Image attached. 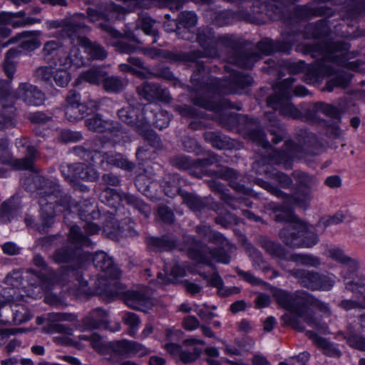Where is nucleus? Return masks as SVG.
<instances>
[{"label": "nucleus", "instance_id": "9d476101", "mask_svg": "<svg viewBox=\"0 0 365 365\" xmlns=\"http://www.w3.org/2000/svg\"><path fill=\"white\" fill-rule=\"evenodd\" d=\"M85 125L93 132L106 133L108 140H112L114 144L124 143L130 140L128 133L120 123L104 119L100 113L86 118Z\"/></svg>", "mask_w": 365, "mask_h": 365}, {"label": "nucleus", "instance_id": "3c124183", "mask_svg": "<svg viewBox=\"0 0 365 365\" xmlns=\"http://www.w3.org/2000/svg\"><path fill=\"white\" fill-rule=\"evenodd\" d=\"M220 160L219 156L214 153H209L207 158L202 159H195L196 165V178H201L204 175H210V171H207L206 168L215 163H220Z\"/></svg>", "mask_w": 365, "mask_h": 365}, {"label": "nucleus", "instance_id": "cd10ccee", "mask_svg": "<svg viewBox=\"0 0 365 365\" xmlns=\"http://www.w3.org/2000/svg\"><path fill=\"white\" fill-rule=\"evenodd\" d=\"M108 312L101 309L96 308L88 312L81 321L82 330H94L101 329L107 321Z\"/></svg>", "mask_w": 365, "mask_h": 365}, {"label": "nucleus", "instance_id": "a18cd8bd", "mask_svg": "<svg viewBox=\"0 0 365 365\" xmlns=\"http://www.w3.org/2000/svg\"><path fill=\"white\" fill-rule=\"evenodd\" d=\"M110 215L103 225V232L108 237L113 240H118L123 235V227L120 225L118 220L115 217V212H109Z\"/></svg>", "mask_w": 365, "mask_h": 365}, {"label": "nucleus", "instance_id": "6e6d98bb", "mask_svg": "<svg viewBox=\"0 0 365 365\" xmlns=\"http://www.w3.org/2000/svg\"><path fill=\"white\" fill-rule=\"evenodd\" d=\"M4 282L6 285L11 287L12 290V294L9 293L6 296V300L10 301L13 299L14 294L16 293L15 289H18L22 283L21 272L19 270H13L6 276ZM4 297H5L4 294Z\"/></svg>", "mask_w": 365, "mask_h": 365}, {"label": "nucleus", "instance_id": "e2e57ef3", "mask_svg": "<svg viewBox=\"0 0 365 365\" xmlns=\"http://www.w3.org/2000/svg\"><path fill=\"white\" fill-rule=\"evenodd\" d=\"M315 110L319 111V113H322L331 118L339 120L340 113L337 107L326 103L324 102H317L314 103Z\"/></svg>", "mask_w": 365, "mask_h": 365}, {"label": "nucleus", "instance_id": "7c9ffc66", "mask_svg": "<svg viewBox=\"0 0 365 365\" xmlns=\"http://www.w3.org/2000/svg\"><path fill=\"white\" fill-rule=\"evenodd\" d=\"M183 344L185 346H189L192 348V351H190V349H184L182 350L180 353V359L184 364H189L197 360L202 350V346H204L205 342L202 340L197 339H188L184 340Z\"/></svg>", "mask_w": 365, "mask_h": 365}, {"label": "nucleus", "instance_id": "8fccbe9b", "mask_svg": "<svg viewBox=\"0 0 365 365\" xmlns=\"http://www.w3.org/2000/svg\"><path fill=\"white\" fill-rule=\"evenodd\" d=\"M65 116L70 122H76L91 112L88 105L65 106Z\"/></svg>", "mask_w": 365, "mask_h": 365}, {"label": "nucleus", "instance_id": "7ed1b4c3", "mask_svg": "<svg viewBox=\"0 0 365 365\" xmlns=\"http://www.w3.org/2000/svg\"><path fill=\"white\" fill-rule=\"evenodd\" d=\"M351 46L345 41H322L317 43H307L299 48L304 54L317 58L309 68L305 76L308 83L319 82L324 77H331L322 91L332 92L336 88H346L352 75L344 70L335 68L331 63L352 71H358L361 61H351L359 56L358 51H351Z\"/></svg>", "mask_w": 365, "mask_h": 365}, {"label": "nucleus", "instance_id": "9b49d317", "mask_svg": "<svg viewBox=\"0 0 365 365\" xmlns=\"http://www.w3.org/2000/svg\"><path fill=\"white\" fill-rule=\"evenodd\" d=\"M298 283L312 291L331 290L335 284L336 277L332 274H324L304 269H292L289 271Z\"/></svg>", "mask_w": 365, "mask_h": 365}, {"label": "nucleus", "instance_id": "f704fd0d", "mask_svg": "<svg viewBox=\"0 0 365 365\" xmlns=\"http://www.w3.org/2000/svg\"><path fill=\"white\" fill-rule=\"evenodd\" d=\"M68 241L74 246L77 250L86 247H92L91 240L85 234L82 229L78 225H71L67 234Z\"/></svg>", "mask_w": 365, "mask_h": 365}, {"label": "nucleus", "instance_id": "774afa93", "mask_svg": "<svg viewBox=\"0 0 365 365\" xmlns=\"http://www.w3.org/2000/svg\"><path fill=\"white\" fill-rule=\"evenodd\" d=\"M210 284L218 288V293L223 297L230 296L234 292H238V288H226L223 286V281L217 274H213L210 280Z\"/></svg>", "mask_w": 365, "mask_h": 365}, {"label": "nucleus", "instance_id": "c03bdc74", "mask_svg": "<svg viewBox=\"0 0 365 365\" xmlns=\"http://www.w3.org/2000/svg\"><path fill=\"white\" fill-rule=\"evenodd\" d=\"M182 336V332L177 329H168L165 331V339L168 341L165 343L163 348L173 356H180L182 347L176 343Z\"/></svg>", "mask_w": 365, "mask_h": 365}, {"label": "nucleus", "instance_id": "0eeeda50", "mask_svg": "<svg viewBox=\"0 0 365 365\" xmlns=\"http://www.w3.org/2000/svg\"><path fill=\"white\" fill-rule=\"evenodd\" d=\"M187 241L191 243L187 250L188 255L197 262L209 266L212 265L213 261L223 264L230 263L231 257L224 248L230 247V243L220 232L213 230L207 241L223 248L210 249L194 237H189Z\"/></svg>", "mask_w": 365, "mask_h": 365}, {"label": "nucleus", "instance_id": "864d4df0", "mask_svg": "<svg viewBox=\"0 0 365 365\" xmlns=\"http://www.w3.org/2000/svg\"><path fill=\"white\" fill-rule=\"evenodd\" d=\"M155 21L150 16L142 14L139 16L137 26L143 31L145 35L152 36L153 40L150 43H157L158 38V33L153 29V25Z\"/></svg>", "mask_w": 365, "mask_h": 365}, {"label": "nucleus", "instance_id": "680f3d73", "mask_svg": "<svg viewBox=\"0 0 365 365\" xmlns=\"http://www.w3.org/2000/svg\"><path fill=\"white\" fill-rule=\"evenodd\" d=\"M16 205L12 199L4 201L0 207V220L6 223L11 221L16 212Z\"/></svg>", "mask_w": 365, "mask_h": 365}, {"label": "nucleus", "instance_id": "ea45409f", "mask_svg": "<svg viewBox=\"0 0 365 365\" xmlns=\"http://www.w3.org/2000/svg\"><path fill=\"white\" fill-rule=\"evenodd\" d=\"M108 76V73L101 67L93 66L81 73L77 78L76 83L79 84L81 81H86L93 85H100Z\"/></svg>", "mask_w": 365, "mask_h": 365}, {"label": "nucleus", "instance_id": "c756f323", "mask_svg": "<svg viewBox=\"0 0 365 365\" xmlns=\"http://www.w3.org/2000/svg\"><path fill=\"white\" fill-rule=\"evenodd\" d=\"M264 117L269 121L268 131L272 135V142L277 145L281 143L287 135L286 128L281 125L274 112H267Z\"/></svg>", "mask_w": 365, "mask_h": 365}, {"label": "nucleus", "instance_id": "f257e3e1", "mask_svg": "<svg viewBox=\"0 0 365 365\" xmlns=\"http://www.w3.org/2000/svg\"><path fill=\"white\" fill-rule=\"evenodd\" d=\"M197 41L203 51L178 52L163 50L162 58L170 63H185L195 68L190 78L191 90L196 93L202 89L214 90L229 94L239 92V89L252 83V77L247 73L235 71L229 65L224 66L229 77L225 79L214 78L210 69L201 59L204 57H217L220 55L218 45L228 49L227 60L229 63L240 67L251 68L259 60V55L245 51L242 43L235 35L225 34L215 36L210 27L200 28L197 34Z\"/></svg>", "mask_w": 365, "mask_h": 365}, {"label": "nucleus", "instance_id": "20e7f679", "mask_svg": "<svg viewBox=\"0 0 365 365\" xmlns=\"http://www.w3.org/2000/svg\"><path fill=\"white\" fill-rule=\"evenodd\" d=\"M26 189L38 199L41 207L42 230L51 227L56 216L76 208L80 218L84 221L97 220L101 216L96 206L88 200L75 202L62 189L58 180L46 178L41 175L29 178L24 183Z\"/></svg>", "mask_w": 365, "mask_h": 365}, {"label": "nucleus", "instance_id": "b1692460", "mask_svg": "<svg viewBox=\"0 0 365 365\" xmlns=\"http://www.w3.org/2000/svg\"><path fill=\"white\" fill-rule=\"evenodd\" d=\"M209 175L227 181L229 185L237 192L246 195L250 193V189L239 182V173L233 168L222 167L217 171H210Z\"/></svg>", "mask_w": 365, "mask_h": 365}, {"label": "nucleus", "instance_id": "2f4dec72", "mask_svg": "<svg viewBox=\"0 0 365 365\" xmlns=\"http://www.w3.org/2000/svg\"><path fill=\"white\" fill-rule=\"evenodd\" d=\"M329 21L322 19L316 23L307 24L303 30V36L306 38H322L328 36L331 31Z\"/></svg>", "mask_w": 365, "mask_h": 365}, {"label": "nucleus", "instance_id": "f03ea898", "mask_svg": "<svg viewBox=\"0 0 365 365\" xmlns=\"http://www.w3.org/2000/svg\"><path fill=\"white\" fill-rule=\"evenodd\" d=\"M253 82L252 79L250 85L240 88L239 92L234 94H241L244 89L252 86ZM197 94V96L192 98L195 106L213 111L223 128L236 131L262 148L264 153L261 160L262 164L282 165L284 169L289 170L292 168L294 160L315 154L312 150V147L317 142V137L314 133L301 129L294 139L284 141L281 150L272 149L258 119L227 110V108L240 110L241 103L235 104L227 98H221V96L226 94L217 91L203 88Z\"/></svg>", "mask_w": 365, "mask_h": 365}, {"label": "nucleus", "instance_id": "393cba45", "mask_svg": "<svg viewBox=\"0 0 365 365\" xmlns=\"http://www.w3.org/2000/svg\"><path fill=\"white\" fill-rule=\"evenodd\" d=\"M113 166L126 170H132L135 167L133 163L128 161L119 153L112 151L103 153L99 163V167L106 170Z\"/></svg>", "mask_w": 365, "mask_h": 365}, {"label": "nucleus", "instance_id": "6e6552de", "mask_svg": "<svg viewBox=\"0 0 365 365\" xmlns=\"http://www.w3.org/2000/svg\"><path fill=\"white\" fill-rule=\"evenodd\" d=\"M296 81L293 77H289L279 82L274 87V93L267 99V105L285 117L299 120L302 113L290 102L292 98L291 86Z\"/></svg>", "mask_w": 365, "mask_h": 365}, {"label": "nucleus", "instance_id": "1a4fd4ad", "mask_svg": "<svg viewBox=\"0 0 365 365\" xmlns=\"http://www.w3.org/2000/svg\"><path fill=\"white\" fill-rule=\"evenodd\" d=\"M42 54L44 60L51 66L69 68L72 65L81 67L85 63V60L78 48L73 46L69 55H67L62 43L56 40L46 42L42 49Z\"/></svg>", "mask_w": 365, "mask_h": 365}, {"label": "nucleus", "instance_id": "79ce46f5", "mask_svg": "<svg viewBox=\"0 0 365 365\" xmlns=\"http://www.w3.org/2000/svg\"><path fill=\"white\" fill-rule=\"evenodd\" d=\"M136 132L147 140L153 147H160V138L155 132L150 128V122L148 119L141 120L140 124L136 125Z\"/></svg>", "mask_w": 365, "mask_h": 365}, {"label": "nucleus", "instance_id": "f3484780", "mask_svg": "<svg viewBox=\"0 0 365 365\" xmlns=\"http://www.w3.org/2000/svg\"><path fill=\"white\" fill-rule=\"evenodd\" d=\"M95 267L101 270L98 279L105 282L106 286L109 279H117L120 276L119 269L115 265L113 260L104 252H98L93 257Z\"/></svg>", "mask_w": 365, "mask_h": 365}, {"label": "nucleus", "instance_id": "39448f33", "mask_svg": "<svg viewBox=\"0 0 365 365\" xmlns=\"http://www.w3.org/2000/svg\"><path fill=\"white\" fill-rule=\"evenodd\" d=\"M91 255L87 252L77 250L75 248L65 245L55 250L52 255V259L57 264H68L61 269L63 275H67L75 282L74 285L78 286L76 294H91L88 287V282L83 277V271L86 269L91 261Z\"/></svg>", "mask_w": 365, "mask_h": 365}, {"label": "nucleus", "instance_id": "2eb2a0df", "mask_svg": "<svg viewBox=\"0 0 365 365\" xmlns=\"http://www.w3.org/2000/svg\"><path fill=\"white\" fill-rule=\"evenodd\" d=\"M306 293V292L291 293L283 289H277L273 293V297L280 307L301 317L303 316V304Z\"/></svg>", "mask_w": 365, "mask_h": 365}, {"label": "nucleus", "instance_id": "aec40b11", "mask_svg": "<svg viewBox=\"0 0 365 365\" xmlns=\"http://www.w3.org/2000/svg\"><path fill=\"white\" fill-rule=\"evenodd\" d=\"M39 31H24L18 33L15 36L9 38L5 42H0V50L6 48L10 44L21 41L19 48L22 52H31L37 49L41 46V42L38 38L40 35Z\"/></svg>", "mask_w": 365, "mask_h": 365}, {"label": "nucleus", "instance_id": "603ef678", "mask_svg": "<svg viewBox=\"0 0 365 365\" xmlns=\"http://www.w3.org/2000/svg\"><path fill=\"white\" fill-rule=\"evenodd\" d=\"M292 175L298 185L306 190H311L319 184L317 177L307 173L295 170Z\"/></svg>", "mask_w": 365, "mask_h": 365}, {"label": "nucleus", "instance_id": "4468645a", "mask_svg": "<svg viewBox=\"0 0 365 365\" xmlns=\"http://www.w3.org/2000/svg\"><path fill=\"white\" fill-rule=\"evenodd\" d=\"M109 354L106 359L115 363L118 361V356H128L138 354L143 356L149 354L150 351L141 344L126 339L109 342Z\"/></svg>", "mask_w": 365, "mask_h": 365}, {"label": "nucleus", "instance_id": "bf43d9fd", "mask_svg": "<svg viewBox=\"0 0 365 365\" xmlns=\"http://www.w3.org/2000/svg\"><path fill=\"white\" fill-rule=\"evenodd\" d=\"M181 197L183 202L194 212L201 211L205 207V203L199 196L189 193L181 192Z\"/></svg>", "mask_w": 365, "mask_h": 365}, {"label": "nucleus", "instance_id": "f8f14e48", "mask_svg": "<svg viewBox=\"0 0 365 365\" xmlns=\"http://www.w3.org/2000/svg\"><path fill=\"white\" fill-rule=\"evenodd\" d=\"M86 16L83 14H76L70 18L63 19L46 20L44 23L48 30L61 29V36L70 39L71 43L76 44L78 33H89L91 28L86 24Z\"/></svg>", "mask_w": 365, "mask_h": 365}, {"label": "nucleus", "instance_id": "5701e85b", "mask_svg": "<svg viewBox=\"0 0 365 365\" xmlns=\"http://www.w3.org/2000/svg\"><path fill=\"white\" fill-rule=\"evenodd\" d=\"M180 26L178 30V37L184 40L190 41L194 38L193 29L197 23V16L194 11H184L178 16Z\"/></svg>", "mask_w": 365, "mask_h": 365}, {"label": "nucleus", "instance_id": "de8ad7c7", "mask_svg": "<svg viewBox=\"0 0 365 365\" xmlns=\"http://www.w3.org/2000/svg\"><path fill=\"white\" fill-rule=\"evenodd\" d=\"M111 143L115 145L112 140H108V135L105 137H96L91 140H88L85 143L86 146L89 148L91 156V163L95 165L96 162L95 161V158H102V155L103 153L101 152V150L103 149L107 143Z\"/></svg>", "mask_w": 365, "mask_h": 365}, {"label": "nucleus", "instance_id": "bb28decb", "mask_svg": "<svg viewBox=\"0 0 365 365\" xmlns=\"http://www.w3.org/2000/svg\"><path fill=\"white\" fill-rule=\"evenodd\" d=\"M147 248L153 252H169L177 245V240L170 235H164L161 237L148 236L145 239Z\"/></svg>", "mask_w": 365, "mask_h": 365}, {"label": "nucleus", "instance_id": "0e129e2a", "mask_svg": "<svg viewBox=\"0 0 365 365\" xmlns=\"http://www.w3.org/2000/svg\"><path fill=\"white\" fill-rule=\"evenodd\" d=\"M347 218V213L342 210L337 211L331 216L322 217L317 226H324V229L331 225H336L343 222Z\"/></svg>", "mask_w": 365, "mask_h": 365}, {"label": "nucleus", "instance_id": "6ab92c4d", "mask_svg": "<svg viewBox=\"0 0 365 365\" xmlns=\"http://www.w3.org/2000/svg\"><path fill=\"white\" fill-rule=\"evenodd\" d=\"M14 96L29 106H40L46 99L44 93L29 83H21L14 91Z\"/></svg>", "mask_w": 365, "mask_h": 365}, {"label": "nucleus", "instance_id": "c9c22d12", "mask_svg": "<svg viewBox=\"0 0 365 365\" xmlns=\"http://www.w3.org/2000/svg\"><path fill=\"white\" fill-rule=\"evenodd\" d=\"M140 110L131 106H127L118 110V116L120 120L130 125L136 131V125L141 120H146L147 117L139 115Z\"/></svg>", "mask_w": 365, "mask_h": 365}, {"label": "nucleus", "instance_id": "49530a36", "mask_svg": "<svg viewBox=\"0 0 365 365\" xmlns=\"http://www.w3.org/2000/svg\"><path fill=\"white\" fill-rule=\"evenodd\" d=\"M173 166L179 170H186L190 175L196 177L195 159L185 155H178L170 160Z\"/></svg>", "mask_w": 365, "mask_h": 365}, {"label": "nucleus", "instance_id": "5fc2aeb1", "mask_svg": "<svg viewBox=\"0 0 365 365\" xmlns=\"http://www.w3.org/2000/svg\"><path fill=\"white\" fill-rule=\"evenodd\" d=\"M124 199L125 204L132 206L133 208L138 210L139 212L145 216V217L148 218L150 217L151 214V207L149 205L145 203L141 199L130 194L125 195Z\"/></svg>", "mask_w": 365, "mask_h": 365}, {"label": "nucleus", "instance_id": "412c9836", "mask_svg": "<svg viewBox=\"0 0 365 365\" xmlns=\"http://www.w3.org/2000/svg\"><path fill=\"white\" fill-rule=\"evenodd\" d=\"M32 262L39 270L36 271L34 269L27 270V273L34 275L37 279L36 282L31 283V284L36 287H40V289H42L44 284L49 283L55 278L56 272L48 267L44 258L39 254L34 255Z\"/></svg>", "mask_w": 365, "mask_h": 365}, {"label": "nucleus", "instance_id": "58836bf2", "mask_svg": "<svg viewBox=\"0 0 365 365\" xmlns=\"http://www.w3.org/2000/svg\"><path fill=\"white\" fill-rule=\"evenodd\" d=\"M125 194H120L115 190L106 187L100 194L101 201L106 205L113 208L115 213L120 207L121 202H125Z\"/></svg>", "mask_w": 365, "mask_h": 365}, {"label": "nucleus", "instance_id": "a19ab883", "mask_svg": "<svg viewBox=\"0 0 365 365\" xmlns=\"http://www.w3.org/2000/svg\"><path fill=\"white\" fill-rule=\"evenodd\" d=\"M73 169L75 175L74 182L78 180L93 182L99 178V173L93 167L85 163H74Z\"/></svg>", "mask_w": 365, "mask_h": 365}, {"label": "nucleus", "instance_id": "4c0bfd02", "mask_svg": "<svg viewBox=\"0 0 365 365\" xmlns=\"http://www.w3.org/2000/svg\"><path fill=\"white\" fill-rule=\"evenodd\" d=\"M161 186L165 195L169 197H174L177 195L181 196V192H185L180 188V178L177 173L165 175Z\"/></svg>", "mask_w": 365, "mask_h": 365}, {"label": "nucleus", "instance_id": "37998d69", "mask_svg": "<svg viewBox=\"0 0 365 365\" xmlns=\"http://www.w3.org/2000/svg\"><path fill=\"white\" fill-rule=\"evenodd\" d=\"M259 246L273 258L285 259L286 250L278 242H275L267 237H261L259 240Z\"/></svg>", "mask_w": 365, "mask_h": 365}, {"label": "nucleus", "instance_id": "72a5a7b5", "mask_svg": "<svg viewBox=\"0 0 365 365\" xmlns=\"http://www.w3.org/2000/svg\"><path fill=\"white\" fill-rule=\"evenodd\" d=\"M124 300L128 307L143 312L151 305L150 298L138 291H127L124 294Z\"/></svg>", "mask_w": 365, "mask_h": 365}, {"label": "nucleus", "instance_id": "13d9d810", "mask_svg": "<svg viewBox=\"0 0 365 365\" xmlns=\"http://www.w3.org/2000/svg\"><path fill=\"white\" fill-rule=\"evenodd\" d=\"M103 86L107 92L118 93L125 88L126 82L118 76H106L103 81Z\"/></svg>", "mask_w": 365, "mask_h": 365}, {"label": "nucleus", "instance_id": "4d7b16f0", "mask_svg": "<svg viewBox=\"0 0 365 365\" xmlns=\"http://www.w3.org/2000/svg\"><path fill=\"white\" fill-rule=\"evenodd\" d=\"M290 260L305 267L317 268L321 264V259L310 254H294L290 257Z\"/></svg>", "mask_w": 365, "mask_h": 365}, {"label": "nucleus", "instance_id": "338daca9", "mask_svg": "<svg viewBox=\"0 0 365 365\" xmlns=\"http://www.w3.org/2000/svg\"><path fill=\"white\" fill-rule=\"evenodd\" d=\"M344 338L350 346L365 351V337L363 336L349 330L346 333Z\"/></svg>", "mask_w": 365, "mask_h": 365}, {"label": "nucleus", "instance_id": "a211bd4d", "mask_svg": "<svg viewBox=\"0 0 365 365\" xmlns=\"http://www.w3.org/2000/svg\"><path fill=\"white\" fill-rule=\"evenodd\" d=\"M310 307L316 308L324 314L329 316L331 314V311L328 304L307 292L305 294V299L303 304V316H301V318H302L304 321L312 328L318 329H324V325L320 324L315 318L314 313L309 310Z\"/></svg>", "mask_w": 365, "mask_h": 365}, {"label": "nucleus", "instance_id": "09e8293b", "mask_svg": "<svg viewBox=\"0 0 365 365\" xmlns=\"http://www.w3.org/2000/svg\"><path fill=\"white\" fill-rule=\"evenodd\" d=\"M0 130L14 128L16 125L14 117L16 115V108L13 105H0Z\"/></svg>", "mask_w": 365, "mask_h": 365}, {"label": "nucleus", "instance_id": "e433bc0d", "mask_svg": "<svg viewBox=\"0 0 365 365\" xmlns=\"http://www.w3.org/2000/svg\"><path fill=\"white\" fill-rule=\"evenodd\" d=\"M205 141L212 144V145L220 150H231L235 148V142L230 137L217 132H205L204 133Z\"/></svg>", "mask_w": 365, "mask_h": 365}, {"label": "nucleus", "instance_id": "c85d7f7f", "mask_svg": "<svg viewBox=\"0 0 365 365\" xmlns=\"http://www.w3.org/2000/svg\"><path fill=\"white\" fill-rule=\"evenodd\" d=\"M86 33H78L76 36V43L82 46L85 52L90 56L91 58L94 60H103L107 56L108 53L106 49L97 42H93L83 35Z\"/></svg>", "mask_w": 365, "mask_h": 365}, {"label": "nucleus", "instance_id": "4be33fe9", "mask_svg": "<svg viewBox=\"0 0 365 365\" xmlns=\"http://www.w3.org/2000/svg\"><path fill=\"white\" fill-rule=\"evenodd\" d=\"M326 255L344 266L341 272L344 279L350 278L351 275L358 269L359 264L357 261L346 255L344 252L339 247L329 248L326 252Z\"/></svg>", "mask_w": 365, "mask_h": 365}, {"label": "nucleus", "instance_id": "052dcab7", "mask_svg": "<svg viewBox=\"0 0 365 365\" xmlns=\"http://www.w3.org/2000/svg\"><path fill=\"white\" fill-rule=\"evenodd\" d=\"M306 335L312 339L314 344L323 348L327 354L334 356H339L340 354L339 351L335 349L331 348L328 341L325 339L319 336L315 331H307Z\"/></svg>", "mask_w": 365, "mask_h": 365}, {"label": "nucleus", "instance_id": "ddd939ff", "mask_svg": "<svg viewBox=\"0 0 365 365\" xmlns=\"http://www.w3.org/2000/svg\"><path fill=\"white\" fill-rule=\"evenodd\" d=\"M38 157L37 149L34 146L29 145L25 158L14 159L9 148L8 140L0 139V164L10 165L16 170H34V164Z\"/></svg>", "mask_w": 365, "mask_h": 365}, {"label": "nucleus", "instance_id": "a878e982", "mask_svg": "<svg viewBox=\"0 0 365 365\" xmlns=\"http://www.w3.org/2000/svg\"><path fill=\"white\" fill-rule=\"evenodd\" d=\"M137 91L142 98L150 102L155 100L167 101L170 98L168 90L157 83L145 82L137 88Z\"/></svg>", "mask_w": 365, "mask_h": 365}, {"label": "nucleus", "instance_id": "473e14b6", "mask_svg": "<svg viewBox=\"0 0 365 365\" xmlns=\"http://www.w3.org/2000/svg\"><path fill=\"white\" fill-rule=\"evenodd\" d=\"M209 187L212 192L219 195L220 199L227 206L233 210L239 208V205L242 203V199L236 198L230 195L227 192L228 190L225 187L224 184L217 180H212L209 182Z\"/></svg>", "mask_w": 365, "mask_h": 365}, {"label": "nucleus", "instance_id": "dca6fc26", "mask_svg": "<svg viewBox=\"0 0 365 365\" xmlns=\"http://www.w3.org/2000/svg\"><path fill=\"white\" fill-rule=\"evenodd\" d=\"M284 202V205H278L275 204H270V207L277 214L282 213L283 212L290 211L293 214L292 207L294 205H297L299 207L307 208L309 207L311 201L313 199V195L312 190H305L303 191L298 190L294 195H289L284 192V195L282 198Z\"/></svg>", "mask_w": 365, "mask_h": 365}, {"label": "nucleus", "instance_id": "69168bd1", "mask_svg": "<svg viewBox=\"0 0 365 365\" xmlns=\"http://www.w3.org/2000/svg\"><path fill=\"white\" fill-rule=\"evenodd\" d=\"M123 322L128 326V334L130 336L135 337L138 333L140 320L136 314L126 312L123 317Z\"/></svg>", "mask_w": 365, "mask_h": 365}, {"label": "nucleus", "instance_id": "423d86ee", "mask_svg": "<svg viewBox=\"0 0 365 365\" xmlns=\"http://www.w3.org/2000/svg\"><path fill=\"white\" fill-rule=\"evenodd\" d=\"M274 218L276 222L287 223L279 232V237L286 245L293 248H311L318 243V235L310 231L309 225L292 212L277 214Z\"/></svg>", "mask_w": 365, "mask_h": 365}]
</instances>
